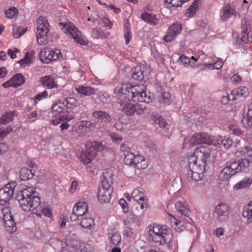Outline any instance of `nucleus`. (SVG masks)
<instances>
[{"label": "nucleus", "mask_w": 252, "mask_h": 252, "mask_svg": "<svg viewBox=\"0 0 252 252\" xmlns=\"http://www.w3.org/2000/svg\"><path fill=\"white\" fill-rule=\"evenodd\" d=\"M132 77L136 80L141 81L144 79V71L142 69L140 66H137L132 69Z\"/></svg>", "instance_id": "obj_30"}, {"label": "nucleus", "mask_w": 252, "mask_h": 252, "mask_svg": "<svg viewBox=\"0 0 252 252\" xmlns=\"http://www.w3.org/2000/svg\"><path fill=\"white\" fill-rule=\"evenodd\" d=\"M184 223V222L179 220L175 225V229L179 232L183 231L185 228Z\"/></svg>", "instance_id": "obj_58"}, {"label": "nucleus", "mask_w": 252, "mask_h": 252, "mask_svg": "<svg viewBox=\"0 0 252 252\" xmlns=\"http://www.w3.org/2000/svg\"><path fill=\"white\" fill-rule=\"evenodd\" d=\"M199 0H194L190 7L187 10L186 16L188 17H191L193 16L196 12L198 8V3Z\"/></svg>", "instance_id": "obj_42"}, {"label": "nucleus", "mask_w": 252, "mask_h": 252, "mask_svg": "<svg viewBox=\"0 0 252 252\" xmlns=\"http://www.w3.org/2000/svg\"><path fill=\"white\" fill-rule=\"evenodd\" d=\"M1 213L2 214L3 220L8 219L11 220L13 218L11 214L10 209L9 207L3 208L1 211Z\"/></svg>", "instance_id": "obj_50"}, {"label": "nucleus", "mask_w": 252, "mask_h": 252, "mask_svg": "<svg viewBox=\"0 0 252 252\" xmlns=\"http://www.w3.org/2000/svg\"><path fill=\"white\" fill-rule=\"evenodd\" d=\"M48 96V92L44 91L32 98L30 101L33 105L35 106L38 102L46 99L47 98Z\"/></svg>", "instance_id": "obj_36"}, {"label": "nucleus", "mask_w": 252, "mask_h": 252, "mask_svg": "<svg viewBox=\"0 0 252 252\" xmlns=\"http://www.w3.org/2000/svg\"><path fill=\"white\" fill-rule=\"evenodd\" d=\"M249 182V179L242 180L234 186V189H244L247 187H249L250 186V183Z\"/></svg>", "instance_id": "obj_49"}, {"label": "nucleus", "mask_w": 252, "mask_h": 252, "mask_svg": "<svg viewBox=\"0 0 252 252\" xmlns=\"http://www.w3.org/2000/svg\"><path fill=\"white\" fill-rule=\"evenodd\" d=\"M120 205L122 206L123 210L125 213L128 211V208L125 205L126 203L125 199H121L119 201Z\"/></svg>", "instance_id": "obj_61"}, {"label": "nucleus", "mask_w": 252, "mask_h": 252, "mask_svg": "<svg viewBox=\"0 0 252 252\" xmlns=\"http://www.w3.org/2000/svg\"><path fill=\"white\" fill-rule=\"evenodd\" d=\"M61 100L59 99L58 101L54 103L51 107L52 111L54 113L55 115H58V114H64L63 110V108L62 103H60L59 101Z\"/></svg>", "instance_id": "obj_43"}, {"label": "nucleus", "mask_w": 252, "mask_h": 252, "mask_svg": "<svg viewBox=\"0 0 252 252\" xmlns=\"http://www.w3.org/2000/svg\"><path fill=\"white\" fill-rule=\"evenodd\" d=\"M231 80L234 82L240 83L242 80V78L238 73H236L233 75L231 77Z\"/></svg>", "instance_id": "obj_63"}, {"label": "nucleus", "mask_w": 252, "mask_h": 252, "mask_svg": "<svg viewBox=\"0 0 252 252\" xmlns=\"http://www.w3.org/2000/svg\"><path fill=\"white\" fill-rule=\"evenodd\" d=\"M172 99L171 95L168 92H164L160 96L159 101L160 104L164 105H169L171 104Z\"/></svg>", "instance_id": "obj_37"}, {"label": "nucleus", "mask_w": 252, "mask_h": 252, "mask_svg": "<svg viewBox=\"0 0 252 252\" xmlns=\"http://www.w3.org/2000/svg\"><path fill=\"white\" fill-rule=\"evenodd\" d=\"M182 30L181 24L176 23L172 24L168 29L166 34L163 36V40L170 42L179 35Z\"/></svg>", "instance_id": "obj_18"}, {"label": "nucleus", "mask_w": 252, "mask_h": 252, "mask_svg": "<svg viewBox=\"0 0 252 252\" xmlns=\"http://www.w3.org/2000/svg\"><path fill=\"white\" fill-rule=\"evenodd\" d=\"M18 10L14 7L9 8L5 11V15L6 18L8 19H13L18 14Z\"/></svg>", "instance_id": "obj_48"}, {"label": "nucleus", "mask_w": 252, "mask_h": 252, "mask_svg": "<svg viewBox=\"0 0 252 252\" xmlns=\"http://www.w3.org/2000/svg\"><path fill=\"white\" fill-rule=\"evenodd\" d=\"M38 193L33 187H28L22 190L21 194L18 196V200L21 208L24 211H32V214L38 217L43 214L45 216L50 218L52 211L40 206V198Z\"/></svg>", "instance_id": "obj_3"}, {"label": "nucleus", "mask_w": 252, "mask_h": 252, "mask_svg": "<svg viewBox=\"0 0 252 252\" xmlns=\"http://www.w3.org/2000/svg\"><path fill=\"white\" fill-rule=\"evenodd\" d=\"M223 65V62L222 60L219 59L214 63H213L212 69H220Z\"/></svg>", "instance_id": "obj_56"}, {"label": "nucleus", "mask_w": 252, "mask_h": 252, "mask_svg": "<svg viewBox=\"0 0 252 252\" xmlns=\"http://www.w3.org/2000/svg\"><path fill=\"white\" fill-rule=\"evenodd\" d=\"M111 185L112 182L110 180L104 178L101 180V185L98 188L97 192V198L100 203H107L110 201L113 191Z\"/></svg>", "instance_id": "obj_11"}, {"label": "nucleus", "mask_w": 252, "mask_h": 252, "mask_svg": "<svg viewBox=\"0 0 252 252\" xmlns=\"http://www.w3.org/2000/svg\"><path fill=\"white\" fill-rule=\"evenodd\" d=\"M228 129L233 134L237 136H240L243 134V132L236 125H231L229 126Z\"/></svg>", "instance_id": "obj_52"}, {"label": "nucleus", "mask_w": 252, "mask_h": 252, "mask_svg": "<svg viewBox=\"0 0 252 252\" xmlns=\"http://www.w3.org/2000/svg\"><path fill=\"white\" fill-rule=\"evenodd\" d=\"M92 117L99 125L104 126L111 122L112 117L107 112L96 110L93 112Z\"/></svg>", "instance_id": "obj_17"}, {"label": "nucleus", "mask_w": 252, "mask_h": 252, "mask_svg": "<svg viewBox=\"0 0 252 252\" xmlns=\"http://www.w3.org/2000/svg\"><path fill=\"white\" fill-rule=\"evenodd\" d=\"M27 30L23 27L19 26H14L12 30L13 36L15 38H18L24 34Z\"/></svg>", "instance_id": "obj_46"}, {"label": "nucleus", "mask_w": 252, "mask_h": 252, "mask_svg": "<svg viewBox=\"0 0 252 252\" xmlns=\"http://www.w3.org/2000/svg\"><path fill=\"white\" fill-rule=\"evenodd\" d=\"M17 115L16 112L5 113L0 118V125H6L13 120V117Z\"/></svg>", "instance_id": "obj_32"}, {"label": "nucleus", "mask_w": 252, "mask_h": 252, "mask_svg": "<svg viewBox=\"0 0 252 252\" xmlns=\"http://www.w3.org/2000/svg\"><path fill=\"white\" fill-rule=\"evenodd\" d=\"M4 226L5 230L9 233H13L17 230V227L15 222L14 221L13 218L11 220L8 219L3 220Z\"/></svg>", "instance_id": "obj_35"}, {"label": "nucleus", "mask_w": 252, "mask_h": 252, "mask_svg": "<svg viewBox=\"0 0 252 252\" xmlns=\"http://www.w3.org/2000/svg\"><path fill=\"white\" fill-rule=\"evenodd\" d=\"M124 161L126 164L134 167L138 169L146 168L148 166L147 161L142 155H135L132 153L126 154Z\"/></svg>", "instance_id": "obj_12"}, {"label": "nucleus", "mask_w": 252, "mask_h": 252, "mask_svg": "<svg viewBox=\"0 0 252 252\" xmlns=\"http://www.w3.org/2000/svg\"><path fill=\"white\" fill-rule=\"evenodd\" d=\"M230 208L226 203H220L217 205L214 210L215 214L221 222H226L229 219Z\"/></svg>", "instance_id": "obj_16"}, {"label": "nucleus", "mask_w": 252, "mask_h": 252, "mask_svg": "<svg viewBox=\"0 0 252 252\" xmlns=\"http://www.w3.org/2000/svg\"><path fill=\"white\" fill-rule=\"evenodd\" d=\"M34 53L35 52L33 50L30 52H27L25 57L18 61V63L23 67L29 66L33 62Z\"/></svg>", "instance_id": "obj_28"}, {"label": "nucleus", "mask_w": 252, "mask_h": 252, "mask_svg": "<svg viewBox=\"0 0 252 252\" xmlns=\"http://www.w3.org/2000/svg\"><path fill=\"white\" fill-rule=\"evenodd\" d=\"M19 52V50L17 48H13V49H9L7 52V54L12 59L16 58V53Z\"/></svg>", "instance_id": "obj_54"}, {"label": "nucleus", "mask_w": 252, "mask_h": 252, "mask_svg": "<svg viewBox=\"0 0 252 252\" xmlns=\"http://www.w3.org/2000/svg\"><path fill=\"white\" fill-rule=\"evenodd\" d=\"M36 39L38 44L45 45L48 42L47 34L49 31V24L46 17L40 16L37 20Z\"/></svg>", "instance_id": "obj_10"}, {"label": "nucleus", "mask_w": 252, "mask_h": 252, "mask_svg": "<svg viewBox=\"0 0 252 252\" xmlns=\"http://www.w3.org/2000/svg\"><path fill=\"white\" fill-rule=\"evenodd\" d=\"M202 143L209 145L216 144L214 142V137L206 133H197L191 137L185 138L183 146L185 148H189Z\"/></svg>", "instance_id": "obj_7"}, {"label": "nucleus", "mask_w": 252, "mask_h": 252, "mask_svg": "<svg viewBox=\"0 0 252 252\" xmlns=\"http://www.w3.org/2000/svg\"><path fill=\"white\" fill-rule=\"evenodd\" d=\"M81 221L79 223L81 226L85 228H90L94 225V220L90 217H83L80 219Z\"/></svg>", "instance_id": "obj_41"}, {"label": "nucleus", "mask_w": 252, "mask_h": 252, "mask_svg": "<svg viewBox=\"0 0 252 252\" xmlns=\"http://www.w3.org/2000/svg\"><path fill=\"white\" fill-rule=\"evenodd\" d=\"M176 210L182 215L187 216L188 213V208L185 203H182L181 201H177L175 204Z\"/></svg>", "instance_id": "obj_44"}, {"label": "nucleus", "mask_w": 252, "mask_h": 252, "mask_svg": "<svg viewBox=\"0 0 252 252\" xmlns=\"http://www.w3.org/2000/svg\"><path fill=\"white\" fill-rule=\"evenodd\" d=\"M108 236L110 242L113 246H117L121 241L120 233L116 229H111L109 230Z\"/></svg>", "instance_id": "obj_27"}, {"label": "nucleus", "mask_w": 252, "mask_h": 252, "mask_svg": "<svg viewBox=\"0 0 252 252\" xmlns=\"http://www.w3.org/2000/svg\"><path fill=\"white\" fill-rule=\"evenodd\" d=\"M243 217L247 219V223L252 221V201L244 209L242 213Z\"/></svg>", "instance_id": "obj_38"}, {"label": "nucleus", "mask_w": 252, "mask_h": 252, "mask_svg": "<svg viewBox=\"0 0 252 252\" xmlns=\"http://www.w3.org/2000/svg\"><path fill=\"white\" fill-rule=\"evenodd\" d=\"M15 88H17L25 83V78L21 73H17L11 78Z\"/></svg>", "instance_id": "obj_40"}, {"label": "nucleus", "mask_w": 252, "mask_h": 252, "mask_svg": "<svg viewBox=\"0 0 252 252\" xmlns=\"http://www.w3.org/2000/svg\"><path fill=\"white\" fill-rule=\"evenodd\" d=\"M149 239L159 245L169 244L173 238L171 229L165 225L154 224L149 230Z\"/></svg>", "instance_id": "obj_5"}, {"label": "nucleus", "mask_w": 252, "mask_h": 252, "mask_svg": "<svg viewBox=\"0 0 252 252\" xmlns=\"http://www.w3.org/2000/svg\"><path fill=\"white\" fill-rule=\"evenodd\" d=\"M197 60L198 59H195L193 56L189 58L185 55H181L178 61V63L181 64H184L187 66L194 67L195 66L197 65L196 62Z\"/></svg>", "instance_id": "obj_26"}, {"label": "nucleus", "mask_w": 252, "mask_h": 252, "mask_svg": "<svg viewBox=\"0 0 252 252\" xmlns=\"http://www.w3.org/2000/svg\"><path fill=\"white\" fill-rule=\"evenodd\" d=\"M70 158V157L69 154H67L66 155H61L60 156V159L65 164H67L68 163Z\"/></svg>", "instance_id": "obj_59"}, {"label": "nucleus", "mask_w": 252, "mask_h": 252, "mask_svg": "<svg viewBox=\"0 0 252 252\" xmlns=\"http://www.w3.org/2000/svg\"><path fill=\"white\" fill-rule=\"evenodd\" d=\"M103 23L104 25L108 27L109 29H111L113 26V23L110 20L107 18H104L102 19Z\"/></svg>", "instance_id": "obj_62"}, {"label": "nucleus", "mask_w": 252, "mask_h": 252, "mask_svg": "<svg viewBox=\"0 0 252 252\" xmlns=\"http://www.w3.org/2000/svg\"><path fill=\"white\" fill-rule=\"evenodd\" d=\"M86 150L80 156V160L84 164H89L96 156L97 152L102 149V145L99 142L94 141L87 143Z\"/></svg>", "instance_id": "obj_9"}, {"label": "nucleus", "mask_w": 252, "mask_h": 252, "mask_svg": "<svg viewBox=\"0 0 252 252\" xmlns=\"http://www.w3.org/2000/svg\"><path fill=\"white\" fill-rule=\"evenodd\" d=\"M131 197L137 202L143 200L145 197L143 189L139 188L135 189L131 193Z\"/></svg>", "instance_id": "obj_39"}, {"label": "nucleus", "mask_w": 252, "mask_h": 252, "mask_svg": "<svg viewBox=\"0 0 252 252\" xmlns=\"http://www.w3.org/2000/svg\"><path fill=\"white\" fill-rule=\"evenodd\" d=\"M124 37L126 44H128L131 39V31H126L124 32Z\"/></svg>", "instance_id": "obj_57"}, {"label": "nucleus", "mask_w": 252, "mask_h": 252, "mask_svg": "<svg viewBox=\"0 0 252 252\" xmlns=\"http://www.w3.org/2000/svg\"><path fill=\"white\" fill-rule=\"evenodd\" d=\"M74 117L72 116H65L64 114H58L55 115L53 117L52 123L54 125L56 126L61 123L63 120L70 121L72 120Z\"/></svg>", "instance_id": "obj_31"}, {"label": "nucleus", "mask_w": 252, "mask_h": 252, "mask_svg": "<svg viewBox=\"0 0 252 252\" xmlns=\"http://www.w3.org/2000/svg\"><path fill=\"white\" fill-rule=\"evenodd\" d=\"M75 90L81 96H90L95 93V90L90 86L78 85L75 87Z\"/></svg>", "instance_id": "obj_23"}, {"label": "nucleus", "mask_w": 252, "mask_h": 252, "mask_svg": "<svg viewBox=\"0 0 252 252\" xmlns=\"http://www.w3.org/2000/svg\"><path fill=\"white\" fill-rule=\"evenodd\" d=\"M214 142L216 144V145H214V146L222 145L225 149L230 148L233 144L232 140L228 136L222 137L219 136L214 138Z\"/></svg>", "instance_id": "obj_25"}, {"label": "nucleus", "mask_w": 252, "mask_h": 252, "mask_svg": "<svg viewBox=\"0 0 252 252\" xmlns=\"http://www.w3.org/2000/svg\"><path fill=\"white\" fill-rule=\"evenodd\" d=\"M141 19L145 22L152 26L157 25L159 21V19L153 13L144 11L141 15Z\"/></svg>", "instance_id": "obj_21"}, {"label": "nucleus", "mask_w": 252, "mask_h": 252, "mask_svg": "<svg viewBox=\"0 0 252 252\" xmlns=\"http://www.w3.org/2000/svg\"><path fill=\"white\" fill-rule=\"evenodd\" d=\"M210 153L208 146L203 145L196 148L193 153L184 158V162L189 169L187 173L188 180L198 181L203 179L206 160L210 157Z\"/></svg>", "instance_id": "obj_1"}, {"label": "nucleus", "mask_w": 252, "mask_h": 252, "mask_svg": "<svg viewBox=\"0 0 252 252\" xmlns=\"http://www.w3.org/2000/svg\"><path fill=\"white\" fill-rule=\"evenodd\" d=\"M60 28L64 32L69 34L76 43L83 45L88 44V40L82 35L81 31L73 23H60Z\"/></svg>", "instance_id": "obj_8"}, {"label": "nucleus", "mask_w": 252, "mask_h": 252, "mask_svg": "<svg viewBox=\"0 0 252 252\" xmlns=\"http://www.w3.org/2000/svg\"><path fill=\"white\" fill-rule=\"evenodd\" d=\"M110 136L112 141L116 143H120L123 139V138L117 133H111Z\"/></svg>", "instance_id": "obj_55"}, {"label": "nucleus", "mask_w": 252, "mask_h": 252, "mask_svg": "<svg viewBox=\"0 0 252 252\" xmlns=\"http://www.w3.org/2000/svg\"><path fill=\"white\" fill-rule=\"evenodd\" d=\"M92 125V123L88 121H81L77 122L74 126V129L78 133L86 132L88 128H89Z\"/></svg>", "instance_id": "obj_29"}, {"label": "nucleus", "mask_w": 252, "mask_h": 252, "mask_svg": "<svg viewBox=\"0 0 252 252\" xmlns=\"http://www.w3.org/2000/svg\"><path fill=\"white\" fill-rule=\"evenodd\" d=\"M233 95L247 97L249 94L248 88L245 86H241L232 91Z\"/></svg>", "instance_id": "obj_33"}, {"label": "nucleus", "mask_w": 252, "mask_h": 252, "mask_svg": "<svg viewBox=\"0 0 252 252\" xmlns=\"http://www.w3.org/2000/svg\"><path fill=\"white\" fill-rule=\"evenodd\" d=\"M116 97L119 100V103L122 107V111L126 114L131 116L140 115L146 109V106L142 104H135L130 98L127 97L124 93H114Z\"/></svg>", "instance_id": "obj_6"}, {"label": "nucleus", "mask_w": 252, "mask_h": 252, "mask_svg": "<svg viewBox=\"0 0 252 252\" xmlns=\"http://www.w3.org/2000/svg\"><path fill=\"white\" fill-rule=\"evenodd\" d=\"M235 10L229 4L224 5L220 12V19L221 21H227L235 14Z\"/></svg>", "instance_id": "obj_20"}, {"label": "nucleus", "mask_w": 252, "mask_h": 252, "mask_svg": "<svg viewBox=\"0 0 252 252\" xmlns=\"http://www.w3.org/2000/svg\"><path fill=\"white\" fill-rule=\"evenodd\" d=\"M65 244L75 249H79L81 243L78 240L77 235L73 232H68L64 236Z\"/></svg>", "instance_id": "obj_19"}, {"label": "nucleus", "mask_w": 252, "mask_h": 252, "mask_svg": "<svg viewBox=\"0 0 252 252\" xmlns=\"http://www.w3.org/2000/svg\"><path fill=\"white\" fill-rule=\"evenodd\" d=\"M250 32H242L241 40L243 42L251 43L252 42V37L249 35Z\"/></svg>", "instance_id": "obj_53"}, {"label": "nucleus", "mask_w": 252, "mask_h": 252, "mask_svg": "<svg viewBox=\"0 0 252 252\" xmlns=\"http://www.w3.org/2000/svg\"><path fill=\"white\" fill-rule=\"evenodd\" d=\"M242 124L245 127H252V115L248 112L242 119Z\"/></svg>", "instance_id": "obj_45"}, {"label": "nucleus", "mask_w": 252, "mask_h": 252, "mask_svg": "<svg viewBox=\"0 0 252 252\" xmlns=\"http://www.w3.org/2000/svg\"><path fill=\"white\" fill-rule=\"evenodd\" d=\"M60 58H62L61 52L59 49L53 50L50 48H45L42 50L39 54L40 61L45 63L57 61Z\"/></svg>", "instance_id": "obj_13"}, {"label": "nucleus", "mask_w": 252, "mask_h": 252, "mask_svg": "<svg viewBox=\"0 0 252 252\" xmlns=\"http://www.w3.org/2000/svg\"><path fill=\"white\" fill-rule=\"evenodd\" d=\"M146 87L143 85L132 86L131 84H121L114 89V93H124L127 97L133 101L148 103L152 101L151 96L145 92Z\"/></svg>", "instance_id": "obj_4"}, {"label": "nucleus", "mask_w": 252, "mask_h": 252, "mask_svg": "<svg viewBox=\"0 0 252 252\" xmlns=\"http://www.w3.org/2000/svg\"><path fill=\"white\" fill-rule=\"evenodd\" d=\"M242 32H251V27L250 25V21L249 20L244 18L242 20Z\"/></svg>", "instance_id": "obj_51"}, {"label": "nucleus", "mask_w": 252, "mask_h": 252, "mask_svg": "<svg viewBox=\"0 0 252 252\" xmlns=\"http://www.w3.org/2000/svg\"><path fill=\"white\" fill-rule=\"evenodd\" d=\"M8 150V147L4 143H0V155L5 153Z\"/></svg>", "instance_id": "obj_64"}, {"label": "nucleus", "mask_w": 252, "mask_h": 252, "mask_svg": "<svg viewBox=\"0 0 252 252\" xmlns=\"http://www.w3.org/2000/svg\"><path fill=\"white\" fill-rule=\"evenodd\" d=\"M15 187V183L12 182L0 189V205H4L13 198Z\"/></svg>", "instance_id": "obj_14"}, {"label": "nucleus", "mask_w": 252, "mask_h": 252, "mask_svg": "<svg viewBox=\"0 0 252 252\" xmlns=\"http://www.w3.org/2000/svg\"><path fill=\"white\" fill-rule=\"evenodd\" d=\"M235 155L237 157L245 156L249 158V159L244 158L241 160L227 162L219 173V178L220 180L227 181L238 172H247L248 171L250 163H252V148L245 146L244 148L237 151Z\"/></svg>", "instance_id": "obj_2"}, {"label": "nucleus", "mask_w": 252, "mask_h": 252, "mask_svg": "<svg viewBox=\"0 0 252 252\" xmlns=\"http://www.w3.org/2000/svg\"><path fill=\"white\" fill-rule=\"evenodd\" d=\"M33 173L32 170L27 168H22L19 174V177L21 180L27 181L33 177Z\"/></svg>", "instance_id": "obj_34"}, {"label": "nucleus", "mask_w": 252, "mask_h": 252, "mask_svg": "<svg viewBox=\"0 0 252 252\" xmlns=\"http://www.w3.org/2000/svg\"><path fill=\"white\" fill-rule=\"evenodd\" d=\"M120 149L121 151L124 153L125 156L126 154H127L128 153H131L129 151V147L125 144H122L121 145Z\"/></svg>", "instance_id": "obj_60"}, {"label": "nucleus", "mask_w": 252, "mask_h": 252, "mask_svg": "<svg viewBox=\"0 0 252 252\" xmlns=\"http://www.w3.org/2000/svg\"><path fill=\"white\" fill-rule=\"evenodd\" d=\"M153 121L155 124H158L160 127L164 128L166 125L165 120L160 115H156L154 116Z\"/></svg>", "instance_id": "obj_47"}, {"label": "nucleus", "mask_w": 252, "mask_h": 252, "mask_svg": "<svg viewBox=\"0 0 252 252\" xmlns=\"http://www.w3.org/2000/svg\"><path fill=\"white\" fill-rule=\"evenodd\" d=\"M40 82L42 85L48 89L58 88V87L54 77L51 75H46L41 77Z\"/></svg>", "instance_id": "obj_22"}, {"label": "nucleus", "mask_w": 252, "mask_h": 252, "mask_svg": "<svg viewBox=\"0 0 252 252\" xmlns=\"http://www.w3.org/2000/svg\"><path fill=\"white\" fill-rule=\"evenodd\" d=\"M60 103H62L63 106L67 109H73L79 106L77 100L73 97H67L61 99Z\"/></svg>", "instance_id": "obj_24"}, {"label": "nucleus", "mask_w": 252, "mask_h": 252, "mask_svg": "<svg viewBox=\"0 0 252 252\" xmlns=\"http://www.w3.org/2000/svg\"><path fill=\"white\" fill-rule=\"evenodd\" d=\"M88 205L85 202H78L74 206L70 219L71 221L79 220L87 212Z\"/></svg>", "instance_id": "obj_15"}]
</instances>
